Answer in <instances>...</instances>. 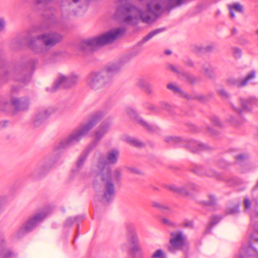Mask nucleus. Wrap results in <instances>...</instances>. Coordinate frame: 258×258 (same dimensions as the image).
I'll use <instances>...</instances> for the list:
<instances>
[{
	"label": "nucleus",
	"instance_id": "nucleus-1",
	"mask_svg": "<svg viewBox=\"0 0 258 258\" xmlns=\"http://www.w3.org/2000/svg\"><path fill=\"white\" fill-rule=\"evenodd\" d=\"M184 0H138L140 5L146 3L142 9L129 3L127 0H118L115 16L120 18L126 24L134 25L139 21L150 23L165 10H170L180 5Z\"/></svg>",
	"mask_w": 258,
	"mask_h": 258
},
{
	"label": "nucleus",
	"instance_id": "nucleus-2",
	"mask_svg": "<svg viewBox=\"0 0 258 258\" xmlns=\"http://www.w3.org/2000/svg\"><path fill=\"white\" fill-rule=\"evenodd\" d=\"M119 155V151L113 149L108 153L106 157H101L98 162L92 166L91 174L96 178L93 185L97 192V196L107 202L112 200L115 194L114 184L111 181L109 165L115 164Z\"/></svg>",
	"mask_w": 258,
	"mask_h": 258
},
{
	"label": "nucleus",
	"instance_id": "nucleus-3",
	"mask_svg": "<svg viewBox=\"0 0 258 258\" xmlns=\"http://www.w3.org/2000/svg\"><path fill=\"white\" fill-rule=\"evenodd\" d=\"M126 57L120 58L117 62L108 66L106 71L90 73L86 79V85L93 91H97L107 86L111 81L109 73L116 72L128 61Z\"/></svg>",
	"mask_w": 258,
	"mask_h": 258
},
{
	"label": "nucleus",
	"instance_id": "nucleus-4",
	"mask_svg": "<svg viewBox=\"0 0 258 258\" xmlns=\"http://www.w3.org/2000/svg\"><path fill=\"white\" fill-rule=\"evenodd\" d=\"M103 117V113L97 112L85 123L81 125L68 137L62 139L55 147L57 150L67 148L79 142Z\"/></svg>",
	"mask_w": 258,
	"mask_h": 258
},
{
	"label": "nucleus",
	"instance_id": "nucleus-5",
	"mask_svg": "<svg viewBox=\"0 0 258 258\" xmlns=\"http://www.w3.org/2000/svg\"><path fill=\"white\" fill-rule=\"evenodd\" d=\"M123 31V29L118 28L97 37L83 40L80 44V49L85 52H88L98 47L112 43Z\"/></svg>",
	"mask_w": 258,
	"mask_h": 258
},
{
	"label": "nucleus",
	"instance_id": "nucleus-6",
	"mask_svg": "<svg viewBox=\"0 0 258 258\" xmlns=\"http://www.w3.org/2000/svg\"><path fill=\"white\" fill-rule=\"evenodd\" d=\"M63 39V36L55 31L43 33L32 38L29 42L31 48L36 52H41L42 49L36 46V43L40 42L47 49H50L59 43Z\"/></svg>",
	"mask_w": 258,
	"mask_h": 258
},
{
	"label": "nucleus",
	"instance_id": "nucleus-7",
	"mask_svg": "<svg viewBox=\"0 0 258 258\" xmlns=\"http://www.w3.org/2000/svg\"><path fill=\"white\" fill-rule=\"evenodd\" d=\"M165 141L168 143L180 144L182 146L188 148L191 152L195 153L208 149V147L199 142L195 140L187 141L179 137H168Z\"/></svg>",
	"mask_w": 258,
	"mask_h": 258
},
{
	"label": "nucleus",
	"instance_id": "nucleus-8",
	"mask_svg": "<svg viewBox=\"0 0 258 258\" xmlns=\"http://www.w3.org/2000/svg\"><path fill=\"white\" fill-rule=\"evenodd\" d=\"M169 243L168 250L170 252L175 253L186 246V237L181 231L172 232L170 233Z\"/></svg>",
	"mask_w": 258,
	"mask_h": 258
},
{
	"label": "nucleus",
	"instance_id": "nucleus-9",
	"mask_svg": "<svg viewBox=\"0 0 258 258\" xmlns=\"http://www.w3.org/2000/svg\"><path fill=\"white\" fill-rule=\"evenodd\" d=\"M79 81V77L74 74L69 77L60 75L55 81L53 86L47 88L46 90L51 93L55 92L59 87L69 88L76 84Z\"/></svg>",
	"mask_w": 258,
	"mask_h": 258
},
{
	"label": "nucleus",
	"instance_id": "nucleus-10",
	"mask_svg": "<svg viewBox=\"0 0 258 258\" xmlns=\"http://www.w3.org/2000/svg\"><path fill=\"white\" fill-rule=\"evenodd\" d=\"M256 77V72L254 71L250 72L244 78H230L227 79L226 84L229 87H236L242 88L246 86Z\"/></svg>",
	"mask_w": 258,
	"mask_h": 258
},
{
	"label": "nucleus",
	"instance_id": "nucleus-11",
	"mask_svg": "<svg viewBox=\"0 0 258 258\" xmlns=\"http://www.w3.org/2000/svg\"><path fill=\"white\" fill-rule=\"evenodd\" d=\"M45 210L39 212L30 217L25 223L23 228L26 232H30L41 222L47 215Z\"/></svg>",
	"mask_w": 258,
	"mask_h": 258
},
{
	"label": "nucleus",
	"instance_id": "nucleus-12",
	"mask_svg": "<svg viewBox=\"0 0 258 258\" xmlns=\"http://www.w3.org/2000/svg\"><path fill=\"white\" fill-rule=\"evenodd\" d=\"M33 62L28 64H20L15 67L14 73L16 75H19L20 77H16L17 81L23 83H26L30 79V76H24L25 73H30L33 69Z\"/></svg>",
	"mask_w": 258,
	"mask_h": 258
},
{
	"label": "nucleus",
	"instance_id": "nucleus-13",
	"mask_svg": "<svg viewBox=\"0 0 258 258\" xmlns=\"http://www.w3.org/2000/svg\"><path fill=\"white\" fill-rule=\"evenodd\" d=\"M239 102L241 107H236L233 103H230L232 110L235 112L238 116H240L243 112L250 110V106L256 102V99L254 97H250L247 99H240Z\"/></svg>",
	"mask_w": 258,
	"mask_h": 258
},
{
	"label": "nucleus",
	"instance_id": "nucleus-14",
	"mask_svg": "<svg viewBox=\"0 0 258 258\" xmlns=\"http://www.w3.org/2000/svg\"><path fill=\"white\" fill-rule=\"evenodd\" d=\"M111 125V122L105 121L102 122L93 133L94 141L91 144L92 147H95L103 137L107 133Z\"/></svg>",
	"mask_w": 258,
	"mask_h": 258
},
{
	"label": "nucleus",
	"instance_id": "nucleus-15",
	"mask_svg": "<svg viewBox=\"0 0 258 258\" xmlns=\"http://www.w3.org/2000/svg\"><path fill=\"white\" fill-rule=\"evenodd\" d=\"M53 111L51 109L43 108L39 109L33 117V124L35 126H39L50 116Z\"/></svg>",
	"mask_w": 258,
	"mask_h": 258
},
{
	"label": "nucleus",
	"instance_id": "nucleus-16",
	"mask_svg": "<svg viewBox=\"0 0 258 258\" xmlns=\"http://www.w3.org/2000/svg\"><path fill=\"white\" fill-rule=\"evenodd\" d=\"M199 186L194 183H190L183 186H177L172 185L169 186V189L174 192L184 196H188L190 194V191H198Z\"/></svg>",
	"mask_w": 258,
	"mask_h": 258
},
{
	"label": "nucleus",
	"instance_id": "nucleus-17",
	"mask_svg": "<svg viewBox=\"0 0 258 258\" xmlns=\"http://www.w3.org/2000/svg\"><path fill=\"white\" fill-rule=\"evenodd\" d=\"M11 103L16 111H24L28 108L29 100L26 97L17 98L13 97Z\"/></svg>",
	"mask_w": 258,
	"mask_h": 258
},
{
	"label": "nucleus",
	"instance_id": "nucleus-18",
	"mask_svg": "<svg viewBox=\"0 0 258 258\" xmlns=\"http://www.w3.org/2000/svg\"><path fill=\"white\" fill-rule=\"evenodd\" d=\"M127 113L131 116V117L136 119V122L140 125L143 126L144 128L149 131H152L154 129V126L151 124H148L145 120H143L140 117L138 116L137 113L132 108H128L126 109Z\"/></svg>",
	"mask_w": 258,
	"mask_h": 258
},
{
	"label": "nucleus",
	"instance_id": "nucleus-19",
	"mask_svg": "<svg viewBox=\"0 0 258 258\" xmlns=\"http://www.w3.org/2000/svg\"><path fill=\"white\" fill-rule=\"evenodd\" d=\"M127 240L132 244L138 243L139 238L135 228L132 226L127 227Z\"/></svg>",
	"mask_w": 258,
	"mask_h": 258
},
{
	"label": "nucleus",
	"instance_id": "nucleus-20",
	"mask_svg": "<svg viewBox=\"0 0 258 258\" xmlns=\"http://www.w3.org/2000/svg\"><path fill=\"white\" fill-rule=\"evenodd\" d=\"M168 89L173 91L174 93L178 94L184 97L188 98V96L185 93L181 90V89L177 86L173 84H169L167 86Z\"/></svg>",
	"mask_w": 258,
	"mask_h": 258
},
{
	"label": "nucleus",
	"instance_id": "nucleus-21",
	"mask_svg": "<svg viewBox=\"0 0 258 258\" xmlns=\"http://www.w3.org/2000/svg\"><path fill=\"white\" fill-rule=\"evenodd\" d=\"M163 29H158L150 32L147 36H146L142 39V40L140 42V43H144L145 42H147L151 38H152L154 36L163 31Z\"/></svg>",
	"mask_w": 258,
	"mask_h": 258
},
{
	"label": "nucleus",
	"instance_id": "nucleus-22",
	"mask_svg": "<svg viewBox=\"0 0 258 258\" xmlns=\"http://www.w3.org/2000/svg\"><path fill=\"white\" fill-rule=\"evenodd\" d=\"M217 93L223 100H228L230 98V93L224 88H220L217 90Z\"/></svg>",
	"mask_w": 258,
	"mask_h": 258
},
{
	"label": "nucleus",
	"instance_id": "nucleus-23",
	"mask_svg": "<svg viewBox=\"0 0 258 258\" xmlns=\"http://www.w3.org/2000/svg\"><path fill=\"white\" fill-rule=\"evenodd\" d=\"M124 140L127 143L136 147H140L143 145L141 142L131 137H126Z\"/></svg>",
	"mask_w": 258,
	"mask_h": 258
},
{
	"label": "nucleus",
	"instance_id": "nucleus-24",
	"mask_svg": "<svg viewBox=\"0 0 258 258\" xmlns=\"http://www.w3.org/2000/svg\"><path fill=\"white\" fill-rule=\"evenodd\" d=\"M15 256L14 253L8 249L4 248L0 251V258H14Z\"/></svg>",
	"mask_w": 258,
	"mask_h": 258
},
{
	"label": "nucleus",
	"instance_id": "nucleus-25",
	"mask_svg": "<svg viewBox=\"0 0 258 258\" xmlns=\"http://www.w3.org/2000/svg\"><path fill=\"white\" fill-rule=\"evenodd\" d=\"M133 246L131 248V251L134 253H137V256H142L145 255V253L140 245L138 243L133 244Z\"/></svg>",
	"mask_w": 258,
	"mask_h": 258
},
{
	"label": "nucleus",
	"instance_id": "nucleus-26",
	"mask_svg": "<svg viewBox=\"0 0 258 258\" xmlns=\"http://www.w3.org/2000/svg\"><path fill=\"white\" fill-rule=\"evenodd\" d=\"M121 172L119 169H116L114 170V171L112 173V174L110 173V178L111 182L113 184V183L112 182V180H113L115 181H119L121 178Z\"/></svg>",
	"mask_w": 258,
	"mask_h": 258
},
{
	"label": "nucleus",
	"instance_id": "nucleus-27",
	"mask_svg": "<svg viewBox=\"0 0 258 258\" xmlns=\"http://www.w3.org/2000/svg\"><path fill=\"white\" fill-rule=\"evenodd\" d=\"M227 120L228 121L230 122L233 125L239 126L240 125L242 124L244 122L245 120L244 119H241L240 121L237 120L232 115H230L227 118Z\"/></svg>",
	"mask_w": 258,
	"mask_h": 258
},
{
	"label": "nucleus",
	"instance_id": "nucleus-28",
	"mask_svg": "<svg viewBox=\"0 0 258 258\" xmlns=\"http://www.w3.org/2000/svg\"><path fill=\"white\" fill-rule=\"evenodd\" d=\"M202 72L207 76L211 77L213 69L209 63H205L203 66Z\"/></svg>",
	"mask_w": 258,
	"mask_h": 258
},
{
	"label": "nucleus",
	"instance_id": "nucleus-29",
	"mask_svg": "<svg viewBox=\"0 0 258 258\" xmlns=\"http://www.w3.org/2000/svg\"><path fill=\"white\" fill-rule=\"evenodd\" d=\"M151 206L155 208L158 210H160L162 211H164L165 210H169V208L166 206V205L161 204L159 203L156 202H152L151 203Z\"/></svg>",
	"mask_w": 258,
	"mask_h": 258
},
{
	"label": "nucleus",
	"instance_id": "nucleus-30",
	"mask_svg": "<svg viewBox=\"0 0 258 258\" xmlns=\"http://www.w3.org/2000/svg\"><path fill=\"white\" fill-rule=\"evenodd\" d=\"M221 217L219 216H213L211 218L210 222V225L207 227V231H210L212 227L217 224L221 219Z\"/></svg>",
	"mask_w": 258,
	"mask_h": 258
},
{
	"label": "nucleus",
	"instance_id": "nucleus-31",
	"mask_svg": "<svg viewBox=\"0 0 258 258\" xmlns=\"http://www.w3.org/2000/svg\"><path fill=\"white\" fill-rule=\"evenodd\" d=\"M53 0H32L34 6H45Z\"/></svg>",
	"mask_w": 258,
	"mask_h": 258
},
{
	"label": "nucleus",
	"instance_id": "nucleus-32",
	"mask_svg": "<svg viewBox=\"0 0 258 258\" xmlns=\"http://www.w3.org/2000/svg\"><path fill=\"white\" fill-rule=\"evenodd\" d=\"M149 83L148 81L145 79H140L137 81L136 85L143 90Z\"/></svg>",
	"mask_w": 258,
	"mask_h": 258
},
{
	"label": "nucleus",
	"instance_id": "nucleus-33",
	"mask_svg": "<svg viewBox=\"0 0 258 258\" xmlns=\"http://www.w3.org/2000/svg\"><path fill=\"white\" fill-rule=\"evenodd\" d=\"M151 258H166V256L161 249H158L152 255Z\"/></svg>",
	"mask_w": 258,
	"mask_h": 258
},
{
	"label": "nucleus",
	"instance_id": "nucleus-34",
	"mask_svg": "<svg viewBox=\"0 0 258 258\" xmlns=\"http://www.w3.org/2000/svg\"><path fill=\"white\" fill-rule=\"evenodd\" d=\"M251 241L258 242V223L255 227V230L251 236Z\"/></svg>",
	"mask_w": 258,
	"mask_h": 258
},
{
	"label": "nucleus",
	"instance_id": "nucleus-35",
	"mask_svg": "<svg viewBox=\"0 0 258 258\" xmlns=\"http://www.w3.org/2000/svg\"><path fill=\"white\" fill-rule=\"evenodd\" d=\"M229 8L231 7V9L235 10L236 11L242 13L243 12V8L242 6L237 3L234 4L233 5H230L229 6Z\"/></svg>",
	"mask_w": 258,
	"mask_h": 258
},
{
	"label": "nucleus",
	"instance_id": "nucleus-36",
	"mask_svg": "<svg viewBox=\"0 0 258 258\" xmlns=\"http://www.w3.org/2000/svg\"><path fill=\"white\" fill-rule=\"evenodd\" d=\"M209 201H205L203 202L204 204L206 205H214L216 203V199L215 197L212 195L209 196Z\"/></svg>",
	"mask_w": 258,
	"mask_h": 258
},
{
	"label": "nucleus",
	"instance_id": "nucleus-37",
	"mask_svg": "<svg viewBox=\"0 0 258 258\" xmlns=\"http://www.w3.org/2000/svg\"><path fill=\"white\" fill-rule=\"evenodd\" d=\"M247 155L245 154H239L235 156V159L237 163H240L243 161L247 158Z\"/></svg>",
	"mask_w": 258,
	"mask_h": 258
},
{
	"label": "nucleus",
	"instance_id": "nucleus-38",
	"mask_svg": "<svg viewBox=\"0 0 258 258\" xmlns=\"http://www.w3.org/2000/svg\"><path fill=\"white\" fill-rule=\"evenodd\" d=\"M86 155H82L79 157L77 162V166L78 168H79L82 166L83 163L86 159Z\"/></svg>",
	"mask_w": 258,
	"mask_h": 258
},
{
	"label": "nucleus",
	"instance_id": "nucleus-39",
	"mask_svg": "<svg viewBox=\"0 0 258 258\" xmlns=\"http://www.w3.org/2000/svg\"><path fill=\"white\" fill-rule=\"evenodd\" d=\"M232 53L234 57L239 58L241 56V52L240 49L237 47L232 48Z\"/></svg>",
	"mask_w": 258,
	"mask_h": 258
},
{
	"label": "nucleus",
	"instance_id": "nucleus-40",
	"mask_svg": "<svg viewBox=\"0 0 258 258\" xmlns=\"http://www.w3.org/2000/svg\"><path fill=\"white\" fill-rule=\"evenodd\" d=\"M206 174L207 176L210 177H215L218 179L220 178V175L213 170H209V171H207L206 172Z\"/></svg>",
	"mask_w": 258,
	"mask_h": 258
},
{
	"label": "nucleus",
	"instance_id": "nucleus-41",
	"mask_svg": "<svg viewBox=\"0 0 258 258\" xmlns=\"http://www.w3.org/2000/svg\"><path fill=\"white\" fill-rule=\"evenodd\" d=\"M145 93L148 94H151L153 92L152 85L149 83L145 88L143 90Z\"/></svg>",
	"mask_w": 258,
	"mask_h": 258
},
{
	"label": "nucleus",
	"instance_id": "nucleus-42",
	"mask_svg": "<svg viewBox=\"0 0 258 258\" xmlns=\"http://www.w3.org/2000/svg\"><path fill=\"white\" fill-rule=\"evenodd\" d=\"M238 212L239 207L238 206H237L228 209L227 211V213L228 214H234L238 213Z\"/></svg>",
	"mask_w": 258,
	"mask_h": 258
},
{
	"label": "nucleus",
	"instance_id": "nucleus-43",
	"mask_svg": "<svg viewBox=\"0 0 258 258\" xmlns=\"http://www.w3.org/2000/svg\"><path fill=\"white\" fill-rule=\"evenodd\" d=\"M211 121L214 125L220 126L221 125L219 119L216 116H213L211 118Z\"/></svg>",
	"mask_w": 258,
	"mask_h": 258
},
{
	"label": "nucleus",
	"instance_id": "nucleus-44",
	"mask_svg": "<svg viewBox=\"0 0 258 258\" xmlns=\"http://www.w3.org/2000/svg\"><path fill=\"white\" fill-rule=\"evenodd\" d=\"M203 47L201 45H196L193 46L192 50L196 52H204Z\"/></svg>",
	"mask_w": 258,
	"mask_h": 258
},
{
	"label": "nucleus",
	"instance_id": "nucleus-45",
	"mask_svg": "<svg viewBox=\"0 0 258 258\" xmlns=\"http://www.w3.org/2000/svg\"><path fill=\"white\" fill-rule=\"evenodd\" d=\"M168 69L173 72H175V73H178L180 72L179 70L176 67H175L173 65H172V64H169L168 66Z\"/></svg>",
	"mask_w": 258,
	"mask_h": 258
},
{
	"label": "nucleus",
	"instance_id": "nucleus-46",
	"mask_svg": "<svg viewBox=\"0 0 258 258\" xmlns=\"http://www.w3.org/2000/svg\"><path fill=\"white\" fill-rule=\"evenodd\" d=\"M204 52H210L214 49V46L213 45H209L203 47Z\"/></svg>",
	"mask_w": 258,
	"mask_h": 258
},
{
	"label": "nucleus",
	"instance_id": "nucleus-47",
	"mask_svg": "<svg viewBox=\"0 0 258 258\" xmlns=\"http://www.w3.org/2000/svg\"><path fill=\"white\" fill-rule=\"evenodd\" d=\"M244 205L245 208L246 209H248L250 207L251 203L248 199L245 198L244 200Z\"/></svg>",
	"mask_w": 258,
	"mask_h": 258
},
{
	"label": "nucleus",
	"instance_id": "nucleus-48",
	"mask_svg": "<svg viewBox=\"0 0 258 258\" xmlns=\"http://www.w3.org/2000/svg\"><path fill=\"white\" fill-rule=\"evenodd\" d=\"M5 22L3 18H0V32L2 31L5 27Z\"/></svg>",
	"mask_w": 258,
	"mask_h": 258
},
{
	"label": "nucleus",
	"instance_id": "nucleus-49",
	"mask_svg": "<svg viewBox=\"0 0 258 258\" xmlns=\"http://www.w3.org/2000/svg\"><path fill=\"white\" fill-rule=\"evenodd\" d=\"M186 77L187 78V81L189 83H192L195 82V79L192 76L186 75Z\"/></svg>",
	"mask_w": 258,
	"mask_h": 258
},
{
	"label": "nucleus",
	"instance_id": "nucleus-50",
	"mask_svg": "<svg viewBox=\"0 0 258 258\" xmlns=\"http://www.w3.org/2000/svg\"><path fill=\"white\" fill-rule=\"evenodd\" d=\"M162 108L168 110L169 109L170 106L166 102H163L161 103Z\"/></svg>",
	"mask_w": 258,
	"mask_h": 258
},
{
	"label": "nucleus",
	"instance_id": "nucleus-51",
	"mask_svg": "<svg viewBox=\"0 0 258 258\" xmlns=\"http://www.w3.org/2000/svg\"><path fill=\"white\" fill-rule=\"evenodd\" d=\"M8 121H7L6 120H4V121H1L0 122V126L2 127H5L8 125Z\"/></svg>",
	"mask_w": 258,
	"mask_h": 258
},
{
	"label": "nucleus",
	"instance_id": "nucleus-52",
	"mask_svg": "<svg viewBox=\"0 0 258 258\" xmlns=\"http://www.w3.org/2000/svg\"><path fill=\"white\" fill-rule=\"evenodd\" d=\"M5 243V239L3 237L0 238V246H2Z\"/></svg>",
	"mask_w": 258,
	"mask_h": 258
},
{
	"label": "nucleus",
	"instance_id": "nucleus-53",
	"mask_svg": "<svg viewBox=\"0 0 258 258\" xmlns=\"http://www.w3.org/2000/svg\"><path fill=\"white\" fill-rule=\"evenodd\" d=\"M130 170V171L133 173H139V171H138L137 169H134V168H129L128 169Z\"/></svg>",
	"mask_w": 258,
	"mask_h": 258
},
{
	"label": "nucleus",
	"instance_id": "nucleus-54",
	"mask_svg": "<svg viewBox=\"0 0 258 258\" xmlns=\"http://www.w3.org/2000/svg\"><path fill=\"white\" fill-rule=\"evenodd\" d=\"M162 222L165 223V224H168V225H170V221L167 219H163L162 220Z\"/></svg>",
	"mask_w": 258,
	"mask_h": 258
},
{
	"label": "nucleus",
	"instance_id": "nucleus-55",
	"mask_svg": "<svg viewBox=\"0 0 258 258\" xmlns=\"http://www.w3.org/2000/svg\"><path fill=\"white\" fill-rule=\"evenodd\" d=\"M230 9V16L232 18H233L235 17V15L233 12V11L231 9V7L230 8H229Z\"/></svg>",
	"mask_w": 258,
	"mask_h": 258
},
{
	"label": "nucleus",
	"instance_id": "nucleus-56",
	"mask_svg": "<svg viewBox=\"0 0 258 258\" xmlns=\"http://www.w3.org/2000/svg\"><path fill=\"white\" fill-rule=\"evenodd\" d=\"M165 53L166 54H167V55H169V54H170L171 53V51H170V50H165Z\"/></svg>",
	"mask_w": 258,
	"mask_h": 258
},
{
	"label": "nucleus",
	"instance_id": "nucleus-57",
	"mask_svg": "<svg viewBox=\"0 0 258 258\" xmlns=\"http://www.w3.org/2000/svg\"><path fill=\"white\" fill-rule=\"evenodd\" d=\"M67 222H69L70 224H72L73 222V218H71L70 219H68Z\"/></svg>",
	"mask_w": 258,
	"mask_h": 258
},
{
	"label": "nucleus",
	"instance_id": "nucleus-58",
	"mask_svg": "<svg viewBox=\"0 0 258 258\" xmlns=\"http://www.w3.org/2000/svg\"><path fill=\"white\" fill-rule=\"evenodd\" d=\"M137 258H146V257H145V255H142V256H137Z\"/></svg>",
	"mask_w": 258,
	"mask_h": 258
},
{
	"label": "nucleus",
	"instance_id": "nucleus-59",
	"mask_svg": "<svg viewBox=\"0 0 258 258\" xmlns=\"http://www.w3.org/2000/svg\"><path fill=\"white\" fill-rule=\"evenodd\" d=\"M232 33V34H235L236 33V30L235 29H233Z\"/></svg>",
	"mask_w": 258,
	"mask_h": 258
},
{
	"label": "nucleus",
	"instance_id": "nucleus-60",
	"mask_svg": "<svg viewBox=\"0 0 258 258\" xmlns=\"http://www.w3.org/2000/svg\"><path fill=\"white\" fill-rule=\"evenodd\" d=\"M79 1V0H73V2L74 3H78Z\"/></svg>",
	"mask_w": 258,
	"mask_h": 258
},
{
	"label": "nucleus",
	"instance_id": "nucleus-61",
	"mask_svg": "<svg viewBox=\"0 0 258 258\" xmlns=\"http://www.w3.org/2000/svg\"><path fill=\"white\" fill-rule=\"evenodd\" d=\"M256 34L258 35V30L256 31Z\"/></svg>",
	"mask_w": 258,
	"mask_h": 258
}]
</instances>
